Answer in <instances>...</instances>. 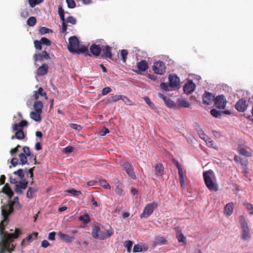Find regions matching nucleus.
Returning a JSON list of instances; mask_svg holds the SVG:
<instances>
[{
	"label": "nucleus",
	"mask_w": 253,
	"mask_h": 253,
	"mask_svg": "<svg viewBox=\"0 0 253 253\" xmlns=\"http://www.w3.org/2000/svg\"><path fill=\"white\" fill-rule=\"evenodd\" d=\"M6 225L3 224V221L0 223V236L1 238V242H0V253H4L5 250H7L9 253L14 250V246L12 244V248H10V243L13 240L17 239L21 234V230L19 228H15V231L13 233H8L5 231V227Z\"/></svg>",
	"instance_id": "f257e3e1"
},
{
	"label": "nucleus",
	"mask_w": 253,
	"mask_h": 253,
	"mask_svg": "<svg viewBox=\"0 0 253 253\" xmlns=\"http://www.w3.org/2000/svg\"><path fill=\"white\" fill-rule=\"evenodd\" d=\"M79 45V41L77 37L72 36L69 39L68 49L70 52L74 54L83 53L85 56H90V54L88 52V49L86 47L82 46L80 47Z\"/></svg>",
	"instance_id": "f03ea898"
},
{
	"label": "nucleus",
	"mask_w": 253,
	"mask_h": 253,
	"mask_svg": "<svg viewBox=\"0 0 253 253\" xmlns=\"http://www.w3.org/2000/svg\"><path fill=\"white\" fill-rule=\"evenodd\" d=\"M18 197H15L12 202L7 205L1 206V214L3 217V224L7 225L9 222V215L13 211V206L17 203L19 204Z\"/></svg>",
	"instance_id": "7ed1b4c3"
},
{
	"label": "nucleus",
	"mask_w": 253,
	"mask_h": 253,
	"mask_svg": "<svg viewBox=\"0 0 253 253\" xmlns=\"http://www.w3.org/2000/svg\"><path fill=\"white\" fill-rule=\"evenodd\" d=\"M214 177V173L211 170L205 171L203 173L204 181L208 188L210 191H217L218 190V185L212 179Z\"/></svg>",
	"instance_id": "20e7f679"
},
{
	"label": "nucleus",
	"mask_w": 253,
	"mask_h": 253,
	"mask_svg": "<svg viewBox=\"0 0 253 253\" xmlns=\"http://www.w3.org/2000/svg\"><path fill=\"white\" fill-rule=\"evenodd\" d=\"M239 223L241 228V238L244 240H248L251 238V234L248 223L243 215L239 216Z\"/></svg>",
	"instance_id": "39448f33"
},
{
	"label": "nucleus",
	"mask_w": 253,
	"mask_h": 253,
	"mask_svg": "<svg viewBox=\"0 0 253 253\" xmlns=\"http://www.w3.org/2000/svg\"><path fill=\"white\" fill-rule=\"evenodd\" d=\"M100 231V227L98 226H94L92 228L91 235L92 237L95 239H99L100 240H104L110 237L113 234L112 230L107 231L108 235H105L102 234H99Z\"/></svg>",
	"instance_id": "423d86ee"
},
{
	"label": "nucleus",
	"mask_w": 253,
	"mask_h": 253,
	"mask_svg": "<svg viewBox=\"0 0 253 253\" xmlns=\"http://www.w3.org/2000/svg\"><path fill=\"white\" fill-rule=\"evenodd\" d=\"M158 206V204L155 202L147 204L143 210V212L140 215V217L142 218L150 216Z\"/></svg>",
	"instance_id": "0eeeda50"
},
{
	"label": "nucleus",
	"mask_w": 253,
	"mask_h": 253,
	"mask_svg": "<svg viewBox=\"0 0 253 253\" xmlns=\"http://www.w3.org/2000/svg\"><path fill=\"white\" fill-rule=\"evenodd\" d=\"M227 100L223 95H219L214 99V105L218 109H224Z\"/></svg>",
	"instance_id": "6e6552de"
},
{
	"label": "nucleus",
	"mask_w": 253,
	"mask_h": 253,
	"mask_svg": "<svg viewBox=\"0 0 253 253\" xmlns=\"http://www.w3.org/2000/svg\"><path fill=\"white\" fill-rule=\"evenodd\" d=\"M152 69L153 71L157 74L162 75L165 72V65L161 61L154 63Z\"/></svg>",
	"instance_id": "1a4fd4ad"
},
{
	"label": "nucleus",
	"mask_w": 253,
	"mask_h": 253,
	"mask_svg": "<svg viewBox=\"0 0 253 253\" xmlns=\"http://www.w3.org/2000/svg\"><path fill=\"white\" fill-rule=\"evenodd\" d=\"M196 84L192 80H189L183 86V91L186 94H191L195 90Z\"/></svg>",
	"instance_id": "9d476101"
},
{
	"label": "nucleus",
	"mask_w": 253,
	"mask_h": 253,
	"mask_svg": "<svg viewBox=\"0 0 253 253\" xmlns=\"http://www.w3.org/2000/svg\"><path fill=\"white\" fill-rule=\"evenodd\" d=\"M138 70L135 72L138 74H141L142 72L146 71L148 68V63L146 60H143L137 63Z\"/></svg>",
	"instance_id": "9b49d317"
},
{
	"label": "nucleus",
	"mask_w": 253,
	"mask_h": 253,
	"mask_svg": "<svg viewBox=\"0 0 253 253\" xmlns=\"http://www.w3.org/2000/svg\"><path fill=\"white\" fill-rule=\"evenodd\" d=\"M101 57L103 58L112 59L111 47L109 45H102L101 48Z\"/></svg>",
	"instance_id": "f8f14e48"
},
{
	"label": "nucleus",
	"mask_w": 253,
	"mask_h": 253,
	"mask_svg": "<svg viewBox=\"0 0 253 253\" xmlns=\"http://www.w3.org/2000/svg\"><path fill=\"white\" fill-rule=\"evenodd\" d=\"M153 170L156 177L162 176L164 174V167L162 163H159L153 167Z\"/></svg>",
	"instance_id": "ddd939ff"
},
{
	"label": "nucleus",
	"mask_w": 253,
	"mask_h": 253,
	"mask_svg": "<svg viewBox=\"0 0 253 253\" xmlns=\"http://www.w3.org/2000/svg\"><path fill=\"white\" fill-rule=\"evenodd\" d=\"M169 86L170 88H176L179 84V79L176 75H170L169 77Z\"/></svg>",
	"instance_id": "4468645a"
},
{
	"label": "nucleus",
	"mask_w": 253,
	"mask_h": 253,
	"mask_svg": "<svg viewBox=\"0 0 253 253\" xmlns=\"http://www.w3.org/2000/svg\"><path fill=\"white\" fill-rule=\"evenodd\" d=\"M34 58L36 62L38 60L42 61L44 59L49 60L50 59L49 54L47 52L46 50H44L41 53L35 54Z\"/></svg>",
	"instance_id": "2eb2a0df"
},
{
	"label": "nucleus",
	"mask_w": 253,
	"mask_h": 253,
	"mask_svg": "<svg viewBox=\"0 0 253 253\" xmlns=\"http://www.w3.org/2000/svg\"><path fill=\"white\" fill-rule=\"evenodd\" d=\"M214 96L212 93L206 92L203 97V102L207 105H210L213 101H214Z\"/></svg>",
	"instance_id": "dca6fc26"
},
{
	"label": "nucleus",
	"mask_w": 253,
	"mask_h": 253,
	"mask_svg": "<svg viewBox=\"0 0 253 253\" xmlns=\"http://www.w3.org/2000/svg\"><path fill=\"white\" fill-rule=\"evenodd\" d=\"M247 107L246 101L243 99L239 100L235 105L236 109L240 112H244Z\"/></svg>",
	"instance_id": "f3484780"
},
{
	"label": "nucleus",
	"mask_w": 253,
	"mask_h": 253,
	"mask_svg": "<svg viewBox=\"0 0 253 253\" xmlns=\"http://www.w3.org/2000/svg\"><path fill=\"white\" fill-rule=\"evenodd\" d=\"M158 96L160 98H162L164 101L166 106L169 108H175L176 104L170 99L167 98V97L162 93H159Z\"/></svg>",
	"instance_id": "a211bd4d"
},
{
	"label": "nucleus",
	"mask_w": 253,
	"mask_h": 253,
	"mask_svg": "<svg viewBox=\"0 0 253 253\" xmlns=\"http://www.w3.org/2000/svg\"><path fill=\"white\" fill-rule=\"evenodd\" d=\"M101 47H100L99 45L93 44L90 47V51L93 54V55H94L95 57H98L101 54Z\"/></svg>",
	"instance_id": "6ab92c4d"
},
{
	"label": "nucleus",
	"mask_w": 253,
	"mask_h": 253,
	"mask_svg": "<svg viewBox=\"0 0 253 253\" xmlns=\"http://www.w3.org/2000/svg\"><path fill=\"white\" fill-rule=\"evenodd\" d=\"M40 96L44 97L46 100L48 98L46 93L42 87H40L38 90L34 91L33 97L35 99H38Z\"/></svg>",
	"instance_id": "aec40b11"
},
{
	"label": "nucleus",
	"mask_w": 253,
	"mask_h": 253,
	"mask_svg": "<svg viewBox=\"0 0 253 253\" xmlns=\"http://www.w3.org/2000/svg\"><path fill=\"white\" fill-rule=\"evenodd\" d=\"M58 235L61 240L67 243H72L75 239L74 237L70 236L67 234L62 233L61 232H59L58 233Z\"/></svg>",
	"instance_id": "412c9836"
},
{
	"label": "nucleus",
	"mask_w": 253,
	"mask_h": 253,
	"mask_svg": "<svg viewBox=\"0 0 253 253\" xmlns=\"http://www.w3.org/2000/svg\"><path fill=\"white\" fill-rule=\"evenodd\" d=\"M48 70V66L46 63H43L37 70V74L40 76H43L47 74Z\"/></svg>",
	"instance_id": "4be33fe9"
},
{
	"label": "nucleus",
	"mask_w": 253,
	"mask_h": 253,
	"mask_svg": "<svg viewBox=\"0 0 253 253\" xmlns=\"http://www.w3.org/2000/svg\"><path fill=\"white\" fill-rule=\"evenodd\" d=\"M1 192L6 194L9 199H11L13 195V192L7 183L2 187Z\"/></svg>",
	"instance_id": "5701e85b"
},
{
	"label": "nucleus",
	"mask_w": 253,
	"mask_h": 253,
	"mask_svg": "<svg viewBox=\"0 0 253 253\" xmlns=\"http://www.w3.org/2000/svg\"><path fill=\"white\" fill-rule=\"evenodd\" d=\"M41 114L42 113L32 111L30 113V116L35 121L40 123L42 121Z\"/></svg>",
	"instance_id": "b1692460"
},
{
	"label": "nucleus",
	"mask_w": 253,
	"mask_h": 253,
	"mask_svg": "<svg viewBox=\"0 0 253 253\" xmlns=\"http://www.w3.org/2000/svg\"><path fill=\"white\" fill-rule=\"evenodd\" d=\"M148 248L146 246L140 245L139 244L135 245L133 247V252L139 253L142 252H145L148 250Z\"/></svg>",
	"instance_id": "393cba45"
},
{
	"label": "nucleus",
	"mask_w": 253,
	"mask_h": 253,
	"mask_svg": "<svg viewBox=\"0 0 253 253\" xmlns=\"http://www.w3.org/2000/svg\"><path fill=\"white\" fill-rule=\"evenodd\" d=\"M33 107L35 112L42 113L43 104L42 101L39 100L35 101L34 103Z\"/></svg>",
	"instance_id": "a878e982"
},
{
	"label": "nucleus",
	"mask_w": 253,
	"mask_h": 253,
	"mask_svg": "<svg viewBox=\"0 0 253 253\" xmlns=\"http://www.w3.org/2000/svg\"><path fill=\"white\" fill-rule=\"evenodd\" d=\"M233 203H229L225 206L224 208L225 213L227 215H231L233 213Z\"/></svg>",
	"instance_id": "bb28decb"
},
{
	"label": "nucleus",
	"mask_w": 253,
	"mask_h": 253,
	"mask_svg": "<svg viewBox=\"0 0 253 253\" xmlns=\"http://www.w3.org/2000/svg\"><path fill=\"white\" fill-rule=\"evenodd\" d=\"M167 243V239L161 236L156 237L155 239L154 244L156 245H166Z\"/></svg>",
	"instance_id": "cd10ccee"
},
{
	"label": "nucleus",
	"mask_w": 253,
	"mask_h": 253,
	"mask_svg": "<svg viewBox=\"0 0 253 253\" xmlns=\"http://www.w3.org/2000/svg\"><path fill=\"white\" fill-rule=\"evenodd\" d=\"M96 182L98 183L100 185L102 186L104 188L106 189H110L111 186L109 184V183L107 182V181L102 178H98L96 180Z\"/></svg>",
	"instance_id": "c85d7f7f"
},
{
	"label": "nucleus",
	"mask_w": 253,
	"mask_h": 253,
	"mask_svg": "<svg viewBox=\"0 0 253 253\" xmlns=\"http://www.w3.org/2000/svg\"><path fill=\"white\" fill-rule=\"evenodd\" d=\"M38 235V233L37 232H34L31 234H30L29 235H28V236L26 239H24L22 241L21 245L22 247H24L25 246V242L26 241L30 242H31L33 240V237L34 236L35 239H36L37 238Z\"/></svg>",
	"instance_id": "c756f323"
},
{
	"label": "nucleus",
	"mask_w": 253,
	"mask_h": 253,
	"mask_svg": "<svg viewBox=\"0 0 253 253\" xmlns=\"http://www.w3.org/2000/svg\"><path fill=\"white\" fill-rule=\"evenodd\" d=\"M178 175L179 176V181L181 187H184L185 186V179L186 175L184 173L182 169L178 170Z\"/></svg>",
	"instance_id": "7c9ffc66"
},
{
	"label": "nucleus",
	"mask_w": 253,
	"mask_h": 253,
	"mask_svg": "<svg viewBox=\"0 0 253 253\" xmlns=\"http://www.w3.org/2000/svg\"><path fill=\"white\" fill-rule=\"evenodd\" d=\"M239 151L240 154L245 156L250 157L252 156L251 151L247 150L245 148L240 147L239 148Z\"/></svg>",
	"instance_id": "2f4dec72"
},
{
	"label": "nucleus",
	"mask_w": 253,
	"mask_h": 253,
	"mask_svg": "<svg viewBox=\"0 0 253 253\" xmlns=\"http://www.w3.org/2000/svg\"><path fill=\"white\" fill-rule=\"evenodd\" d=\"M79 219L80 221H81L82 222H83V223L85 224L89 223L90 221V218L89 216L87 214H84L82 215H81L79 217Z\"/></svg>",
	"instance_id": "473e14b6"
},
{
	"label": "nucleus",
	"mask_w": 253,
	"mask_h": 253,
	"mask_svg": "<svg viewBox=\"0 0 253 253\" xmlns=\"http://www.w3.org/2000/svg\"><path fill=\"white\" fill-rule=\"evenodd\" d=\"M178 105L181 107L189 108L190 106V104L187 100L181 99L178 100Z\"/></svg>",
	"instance_id": "72a5a7b5"
},
{
	"label": "nucleus",
	"mask_w": 253,
	"mask_h": 253,
	"mask_svg": "<svg viewBox=\"0 0 253 253\" xmlns=\"http://www.w3.org/2000/svg\"><path fill=\"white\" fill-rule=\"evenodd\" d=\"M121 166L123 167V169L125 171H126L127 169H129L130 168H133L132 165L130 164L128 162L126 161H122L121 162Z\"/></svg>",
	"instance_id": "f704fd0d"
},
{
	"label": "nucleus",
	"mask_w": 253,
	"mask_h": 253,
	"mask_svg": "<svg viewBox=\"0 0 253 253\" xmlns=\"http://www.w3.org/2000/svg\"><path fill=\"white\" fill-rule=\"evenodd\" d=\"M27 156H26L25 154L20 153L19 155V158L20 161V164L22 165H24L25 164H29L27 161Z\"/></svg>",
	"instance_id": "c9c22d12"
},
{
	"label": "nucleus",
	"mask_w": 253,
	"mask_h": 253,
	"mask_svg": "<svg viewBox=\"0 0 253 253\" xmlns=\"http://www.w3.org/2000/svg\"><path fill=\"white\" fill-rule=\"evenodd\" d=\"M211 114L216 118H220L221 116V111H218L216 109H212L210 111Z\"/></svg>",
	"instance_id": "e433bc0d"
},
{
	"label": "nucleus",
	"mask_w": 253,
	"mask_h": 253,
	"mask_svg": "<svg viewBox=\"0 0 253 253\" xmlns=\"http://www.w3.org/2000/svg\"><path fill=\"white\" fill-rule=\"evenodd\" d=\"M123 97L122 95H116L111 96L108 100V102L109 103L111 102H116L120 100H122Z\"/></svg>",
	"instance_id": "4c0bfd02"
},
{
	"label": "nucleus",
	"mask_w": 253,
	"mask_h": 253,
	"mask_svg": "<svg viewBox=\"0 0 253 253\" xmlns=\"http://www.w3.org/2000/svg\"><path fill=\"white\" fill-rule=\"evenodd\" d=\"M244 206L246 207L249 214H253V206L251 203L246 202L244 203Z\"/></svg>",
	"instance_id": "58836bf2"
},
{
	"label": "nucleus",
	"mask_w": 253,
	"mask_h": 253,
	"mask_svg": "<svg viewBox=\"0 0 253 253\" xmlns=\"http://www.w3.org/2000/svg\"><path fill=\"white\" fill-rule=\"evenodd\" d=\"M15 136L16 139L22 140L25 138V135L23 130L21 129L20 130H17L16 132H15Z\"/></svg>",
	"instance_id": "ea45409f"
},
{
	"label": "nucleus",
	"mask_w": 253,
	"mask_h": 253,
	"mask_svg": "<svg viewBox=\"0 0 253 253\" xmlns=\"http://www.w3.org/2000/svg\"><path fill=\"white\" fill-rule=\"evenodd\" d=\"M37 19L35 17L31 16L29 17L27 21V24L28 26L32 27L36 24Z\"/></svg>",
	"instance_id": "a19ab883"
},
{
	"label": "nucleus",
	"mask_w": 253,
	"mask_h": 253,
	"mask_svg": "<svg viewBox=\"0 0 253 253\" xmlns=\"http://www.w3.org/2000/svg\"><path fill=\"white\" fill-rule=\"evenodd\" d=\"M37 191V189L34 188L33 187H29L26 194V196L29 199H31L33 198V194L34 192Z\"/></svg>",
	"instance_id": "79ce46f5"
},
{
	"label": "nucleus",
	"mask_w": 253,
	"mask_h": 253,
	"mask_svg": "<svg viewBox=\"0 0 253 253\" xmlns=\"http://www.w3.org/2000/svg\"><path fill=\"white\" fill-rule=\"evenodd\" d=\"M123 185L121 183H118L115 189V192L117 195L119 196L122 195L123 193Z\"/></svg>",
	"instance_id": "37998d69"
},
{
	"label": "nucleus",
	"mask_w": 253,
	"mask_h": 253,
	"mask_svg": "<svg viewBox=\"0 0 253 253\" xmlns=\"http://www.w3.org/2000/svg\"><path fill=\"white\" fill-rule=\"evenodd\" d=\"M128 175L133 179H135L136 178V176L135 173L134 171L133 168H130L129 169H127L125 171Z\"/></svg>",
	"instance_id": "c03bdc74"
},
{
	"label": "nucleus",
	"mask_w": 253,
	"mask_h": 253,
	"mask_svg": "<svg viewBox=\"0 0 253 253\" xmlns=\"http://www.w3.org/2000/svg\"><path fill=\"white\" fill-rule=\"evenodd\" d=\"M67 192L71 194L72 195L76 196H79L82 195V192L81 191H78L76 189L72 188L71 189H68L66 191Z\"/></svg>",
	"instance_id": "a18cd8bd"
},
{
	"label": "nucleus",
	"mask_w": 253,
	"mask_h": 253,
	"mask_svg": "<svg viewBox=\"0 0 253 253\" xmlns=\"http://www.w3.org/2000/svg\"><path fill=\"white\" fill-rule=\"evenodd\" d=\"M176 238L179 243H183L185 244L186 243V239L185 237L181 233L176 235Z\"/></svg>",
	"instance_id": "49530a36"
},
{
	"label": "nucleus",
	"mask_w": 253,
	"mask_h": 253,
	"mask_svg": "<svg viewBox=\"0 0 253 253\" xmlns=\"http://www.w3.org/2000/svg\"><path fill=\"white\" fill-rule=\"evenodd\" d=\"M133 245V242L131 241L128 240L125 242V246L127 249L128 253H130L131 251V248Z\"/></svg>",
	"instance_id": "de8ad7c7"
},
{
	"label": "nucleus",
	"mask_w": 253,
	"mask_h": 253,
	"mask_svg": "<svg viewBox=\"0 0 253 253\" xmlns=\"http://www.w3.org/2000/svg\"><path fill=\"white\" fill-rule=\"evenodd\" d=\"M66 2L69 8H74L76 6V3L74 0H66Z\"/></svg>",
	"instance_id": "09e8293b"
},
{
	"label": "nucleus",
	"mask_w": 253,
	"mask_h": 253,
	"mask_svg": "<svg viewBox=\"0 0 253 253\" xmlns=\"http://www.w3.org/2000/svg\"><path fill=\"white\" fill-rule=\"evenodd\" d=\"M128 54V52L126 49H123L121 52V56L122 57V59L124 62L126 61L127 55Z\"/></svg>",
	"instance_id": "8fccbe9b"
},
{
	"label": "nucleus",
	"mask_w": 253,
	"mask_h": 253,
	"mask_svg": "<svg viewBox=\"0 0 253 253\" xmlns=\"http://www.w3.org/2000/svg\"><path fill=\"white\" fill-rule=\"evenodd\" d=\"M197 130L200 138L203 140L205 139L207 136L205 133H204L203 130L200 127H198V129H197Z\"/></svg>",
	"instance_id": "3c124183"
},
{
	"label": "nucleus",
	"mask_w": 253,
	"mask_h": 253,
	"mask_svg": "<svg viewBox=\"0 0 253 253\" xmlns=\"http://www.w3.org/2000/svg\"><path fill=\"white\" fill-rule=\"evenodd\" d=\"M66 22L68 23H70L72 25L76 24L77 21L76 19L73 16H69L66 19Z\"/></svg>",
	"instance_id": "603ef678"
},
{
	"label": "nucleus",
	"mask_w": 253,
	"mask_h": 253,
	"mask_svg": "<svg viewBox=\"0 0 253 253\" xmlns=\"http://www.w3.org/2000/svg\"><path fill=\"white\" fill-rule=\"evenodd\" d=\"M13 173L17 175L21 179H23L24 177V174L23 173V169H19L17 171H15Z\"/></svg>",
	"instance_id": "864d4df0"
},
{
	"label": "nucleus",
	"mask_w": 253,
	"mask_h": 253,
	"mask_svg": "<svg viewBox=\"0 0 253 253\" xmlns=\"http://www.w3.org/2000/svg\"><path fill=\"white\" fill-rule=\"evenodd\" d=\"M40 41L42 42V44H44L47 46H49L51 45V41L46 38H42Z\"/></svg>",
	"instance_id": "5fc2aeb1"
},
{
	"label": "nucleus",
	"mask_w": 253,
	"mask_h": 253,
	"mask_svg": "<svg viewBox=\"0 0 253 253\" xmlns=\"http://www.w3.org/2000/svg\"><path fill=\"white\" fill-rule=\"evenodd\" d=\"M40 32L42 35H44L46 33H48L49 32H52V30L50 29H48L45 27H42L40 28Z\"/></svg>",
	"instance_id": "6e6d98bb"
},
{
	"label": "nucleus",
	"mask_w": 253,
	"mask_h": 253,
	"mask_svg": "<svg viewBox=\"0 0 253 253\" xmlns=\"http://www.w3.org/2000/svg\"><path fill=\"white\" fill-rule=\"evenodd\" d=\"M204 140L205 141L207 144L209 146L212 147V148L214 147V146H213L214 143H213V140L211 138H209L208 136L206 137L205 139H204Z\"/></svg>",
	"instance_id": "4d7b16f0"
},
{
	"label": "nucleus",
	"mask_w": 253,
	"mask_h": 253,
	"mask_svg": "<svg viewBox=\"0 0 253 253\" xmlns=\"http://www.w3.org/2000/svg\"><path fill=\"white\" fill-rule=\"evenodd\" d=\"M27 185H28V182L26 181V180H24L23 181H20L19 182V184H17L15 186H16L18 187H19L23 189H25L27 187Z\"/></svg>",
	"instance_id": "13d9d810"
},
{
	"label": "nucleus",
	"mask_w": 253,
	"mask_h": 253,
	"mask_svg": "<svg viewBox=\"0 0 253 253\" xmlns=\"http://www.w3.org/2000/svg\"><path fill=\"white\" fill-rule=\"evenodd\" d=\"M29 3L32 7H35L37 4L41 3L42 0H28Z\"/></svg>",
	"instance_id": "bf43d9fd"
},
{
	"label": "nucleus",
	"mask_w": 253,
	"mask_h": 253,
	"mask_svg": "<svg viewBox=\"0 0 253 253\" xmlns=\"http://www.w3.org/2000/svg\"><path fill=\"white\" fill-rule=\"evenodd\" d=\"M35 48L39 50H41L42 48V43L40 41L36 40L34 42Z\"/></svg>",
	"instance_id": "052dcab7"
},
{
	"label": "nucleus",
	"mask_w": 253,
	"mask_h": 253,
	"mask_svg": "<svg viewBox=\"0 0 253 253\" xmlns=\"http://www.w3.org/2000/svg\"><path fill=\"white\" fill-rule=\"evenodd\" d=\"M69 126L71 128L79 131L81 130L82 128L80 125L76 124H71L69 125Z\"/></svg>",
	"instance_id": "680f3d73"
},
{
	"label": "nucleus",
	"mask_w": 253,
	"mask_h": 253,
	"mask_svg": "<svg viewBox=\"0 0 253 253\" xmlns=\"http://www.w3.org/2000/svg\"><path fill=\"white\" fill-rule=\"evenodd\" d=\"M160 87L162 89L165 91H169L170 90L169 88H170L166 83H162L160 84Z\"/></svg>",
	"instance_id": "e2e57ef3"
},
{
	"label": "nucleus",
	"mask_w": 253,
	"mask_h": 253,
	"mask_svg": "<svg viewBox=\"0 0 253 253\" xmlns=\"http://www.w3.org/2000/svg\"><path fill=\"white\" fill-rule=\"evenodd\" d=\"M112 91L111 88L110 87H105L104 88H103L102 90V94L103 95H105L107 94L108 93L111 92Z\"/></svg>",
	"instance_id": "0e129e2a"
},
{
	"label": "nucleus",
	"mask_w": 253,
	"mask_h": 253,
	"mask_svg": "<svg viewBox=\"0 0 253 253\" xmlns=\"http://www.w3.org/2000/svg\"><path fill=\"white\" fill-rule=\"evenodd\" d=\"M23 150L24 152L23 154H25L28 157L31 155V154L32 153L30 151L29 147L28 146L23 147Z\"/></svg>",
	"instance_id": "69168bd1"
},
{
	"label": "nucleus",
	"mask_w": 253,
	"mask_h": 253,
	"mask_svg": "<svg viewBox=\"0 0 253 253\" xmlns=\"http://www.w3.org/2000/svg\"><path fill=\"white\" fill-rule=\"evenodd\" d=\"M122 100L125 102V103L126 104L128 105H131V101L126 96L123 95V97H122Z\"/></svg>",
	"instance_id": "338daca9"
},
{
	"label": "nucleus",
	"mask_w": 253,
	"mask_h": 253,
	"mask_svg": "<svg viewBox=\"0 0 253 253\" xmlns=\"http://www.w3.org/2000/svg\"><path fill=\"white\" fill-rule=\"evenodd\" d=\"M144 99L149 107L152 108L154 106V104L150 101V99L148 97H145Z\"/></svg>",
	"instance_id": "774afa93"
}]
</instances>
